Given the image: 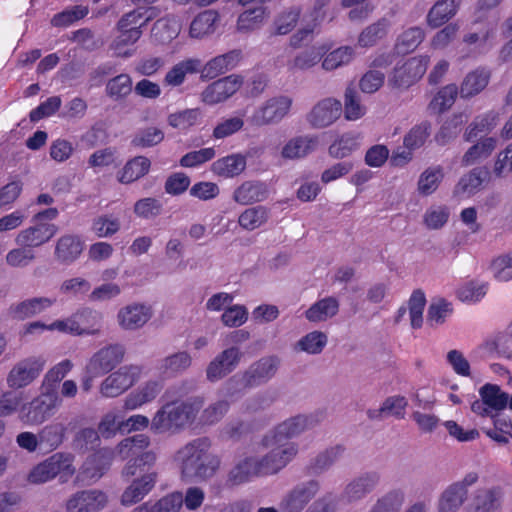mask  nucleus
Masks as SVG:
<instances>
[{
  "label": "nucleus",
  "mask_w": 512,
  "mask_h": 512,
  "mask_svg": "<svg viewBox=\"0 0 512 512\" xmlns=\"http://www.w3.org/2000/svg\"><path fill=\"white\" fill-rule=\"evenodd\" d=\"M297 453L298 444L288 442L270 448L269 452L263 456H244L238 459L228 472L227 483L238 486L257 477L277 474L296 457Z\"/></svg>",
  "instance_id": "nucleus-1"
},
{
  "label": "nucleus",
  "mask_w": 512,
  "mask_h": 512,
  "mask_svg": "<svg viewBox=\"0 0 512 512\" xmlns=\"http://www.w3.org/2000/svg\"><path fill=\"white\" fill-rule=\"evenodd\" d=\"M173 463L181 479L189 482L208 480L221 466L220 458L210 452L206 438L194 439L180 447L173 456Z\"/></svg>",
  "instance_id": "nucleus-2"
},
{
  "label": "nucleus",
  "mask_w": 512,
  "mask_h": 512,
  "mask_svg": "<svg viewBox=\"0 0 512 512\" xmlns=\"http://www.w3.org/2000/svg\"><path fill=\"white\" fill-rule=\"evenodd\" d=\"M204 400L201 397L189 398L182 402H167L162 405L151 419V431L155 434L176 432L191 424Z\"/></svg>",
  "instance_id": "nucleus-3"
},
{
  "label": "nucleus",
  "mask_w": 512,
  "mask_h": 512,
  "mask_svg": "<svg viewBox=\"0 0 512 512\" xmlns=\"http://www.w3.org/2000/svg\"><path fill=\"white\" fill-rule=\"evenodd\" d=\"M150 445V438L145 434H137L123 439L116 447L117 454L121 459H129L123 468V476L132 477L144 468H150L157 460L154 451H143Z\"/></svg>",
  "instance_id": "nucleus-4"
},
{
  "label": "nucleus",
  "mask_w": 512,
  "mask_h": 512,
  "mask_svg": "<svg viewBox=\"0 0 512 512\" xmlns=\"http://www.w3.org/2000/svg\"><path fill=\"white\" fill-rule=\"evenodd\" d=\"M279 367V359L275 356L262 357L254 362L240 376L231 377L225 384L226 396L233 398L245 388L256 387L274 377Z\"/></svg>",
  "instance_id": "nucleus-5"
},
{
  "label": "nucleus",
  "mask_w": 512,
  "mask_h": 512,
  "mask_svg": "<svg viewBox=\"0 0 512 512\" xmlns=\"http://www.w3.org/2000/svg\"><path fill=\"white\" fill-rule=\"evenodd\" d=\"M324 413L316 411L310 414H298L279 423L273 430L267 433L262 444L266 448H275L285 444L283 440L299 436L303 432L314 428L324 419ZM289 441H286L288 443Z\"/></svg>",
  "instance_id": "nucleus-6"
},
{
  "label": "nucleus",
  "mask_w": 512,
  "mask_h": 512,
  "mask_svg": "<svg viewBox=\"0 0 512 512\" xmlns=\"http://www.w3.org/2000/svg\"><path fill=\"white\" fill-rule=\"evenodd\" d=\"M143 366L137 364L124 365L111 371L99 385V394L103 398H116L128 391L143 375Z\"/></svg>",
  "instance_id": "nucleus-7"
},
{
  "label": "nucleus",
  "mask_w": 512,
  "mask_h": 512,
  "mask_svg": "<svg viewBox=\"0 0 512 512\" xmlns=\"http://www.w3.org/2000/svg\"><path fill=\"white\" fill-rule=\"evenodd\" d=\"M60 404L61 399L57 394L46 391L31 402L23 404L18 417L25 425H40L55 413Z\"/></svg>",
  "instance_id": "nucleus-8"
},
{
  "label": "nucleus",
  "mask_w": 512,
  "mask_h": 512,
  "mask_svg": "<svg viewBox=\"0 0 512 512\" xmlns=\"http://www.w3.org/2000/svg\"><path fill=\"white\" fill-rule=\"evenodd\" d=\"M293 99L288 95H276L258 106L249 118L253 126H267L280 123L292 108Z\"/></svg>",
  "instance_id": "nucleus-9"
},
{
  "label": "nucleus",
  "mask_w": 512,
  "mask_h": 512,
  "mask_svg": "<svg viewBox=\"0 0 512 512\" xmlns=\"http://www.w3.org/2000/svg\"><path fill=\"white\" fill-rule=\"evenodd\" d=\"M429 62V56L419 55L397 63L388 76V85L398 89L412 86L425 74Z\"/></svg>",
  "instance_id": "nucleus-10"
},
{
  "label": "nucleus",
  "mask_w": 512,
  "mask_h": 512,
  "mask_svg": "<svg viewBox=\"0 0 512 512\" xmlns=\"http://www.w3.org/2000/svg\"><path fill=\"white\" fill-rule=\"evenodd\" d=\"M478 479L476 472H469L461 480L447 486L438 499V512H458L468 498L469 488Z\"/></svg>",
  "instance_id": "nucleus-11"
},
{
  "label": "nucleus",
  "mask_w": 512,
  "mask_h": 512,
  "mask_svg": "<svg viewBox=\"0 0 512 512\" xmlns=\"http://www.w3.org/2000/svg\"><path fill=\"white\" fill-rule=\"evenodd\" d=\"M46 364L43 356H30L18 361L7 376L11 388H23L39 377Z\"/></svg>",
  "instance_id": "nucleus-12"
},
{
  "label": "nucleus",
  "mask_w": 512,
  "mask_h": 512,
  "mask_svg": "<svg viewBox=\"0 0 512 512\" xmlns=\"http://www.w3.org/2000/svg\"><path fill=\"white\" fill-rule=\"evenodd\" d=\"M125 348L110 344L95 352L86 364V370L94 375H105L113 371L124 359Z\"/></svg>",
  "instance_id": "nucleus-13"
},
{
  "label": "nucleus",
  "mask_w": 512,
  "mask_h": 512,
  "mask_svg": "<svg viewBox=\"0 0 512 512\" xmlns=\"http://www.w3.org/2000/svg\"><path fill=\"white\" fill-rule=\"evenodd\" d=\"M243 85V78L232 74L209 84L201 92V101L207 105H216L232 97Z\"/></svg>",
  "instance_id": "nucleus-14"
},
{
  "label": "nucleus",
  "mask_w": 512,
  "mask_h": 512,
  "mask_svg": "<svg viewBox=\"0 0 512 512\" xmlns=\"http://www.w3.org/2000/svg\"><path fill=\"white\" fill-rule=\"evenodd\" d=\"M343 112L342 103L333 97L319 100L306 116L313 128H326L336 122Z\"/></svg>",
  "instance_id": "nucleus-15"
},
{
  "label": "nucleus",
  "mask_w": 512,
  "mask_h": 512,
  "mask_svg": "<svg viewBox=\"0 0 512 512\" xmlns=\"http://www.w3.org/2000/svg\"><path fill=\"white\" fill-rule=\"evenodd\" d=\"M320 490V483L309 480L296 485L281 501L280 512H301Z\"/></svg>",
  "instance_id": "nucleus-16"
},
{
  "label": "nucleus",
  "mask_w": 512,
  "mask_h": 512,
  "mask_svg": "<svg viewBox=\"0 0 512 512\" xmlns=\"http://www.w3.org/2000/svg\"><path fill=\"white\" fill-rule=\"evenodd\" d=\"M108 502L104 492L97 489L72 494L65 503L66 512H99Z\"/></svg>",
  "instance_id": "nucleus-17"
},
{
  "label": "nucleus",
  "mask_w": 512,
  "mask_h": 512,
  "mask_svg": "<svg viewBox=\"0 0 512 512\" xmlns=\"http://www.w3.org/2000/svg\"><path fill=\"white\" fill-rule=\"evenodd\" d=\"M242 353L238 347L232 346L219 353L207 366L206 378L217 382L230 374L239 364Z\"/></svg>",
  "instance_id": "nucleus-18"
},
{
  "label": "nucleus",
  "mask_w": 512,
  "mask_h": 512,
  "mask_svg": "<svg viewBox=\"0 0 512 512\" xmlns=\"http://www.w3.org/2000/svg\"><path fill=\"white\" fill-rule=\"evenodd\" d=\"M162 390L163 382L161 380L150 379L124 397L123 408L126 411L141 409L154 402Z\"/></svg>",
  "instance_id": "nucleus-19"
},
{
  "label": "nucleus",
  "mask_w": 512,
  "mask_h": 512,
  "mask_svg": "<svg viewBox=\"0 0 512 512\" xmlns=\"http://www.w3.org/2000/svg\"><path fill=\"white\" fill-rule=\"evenodd\" d=\"M153 316L150 305L132 303L122 307L117 313V322L124 330L134 331L142 328Z\"/></svg>",
  "instance_id": "nucleus-20"
},
{
  "label": "nucleus",
  "mask_w": 512,
  "mask_h": 512,
  "mask_svg": "<svg viewBox=\"0 0 512 512\" xmlns=\"http://www.w3.org/2000/svg\"><path fill=\"white\" fill-rule=\"evenodd\" d=\"M57 232L58 227L55 224L35 222V225L21 230L17 234L15 242L19 246L30 247L32 249L47 243Z\"/></svg>",
  "instance_id": "nucleus-21"
},
{
  "label": "nucleus",
  "mask_w": 512,
  "mask_h": 512,
  "mask_svg": "<svg viewBox=\"0 0 512 512\" xmlns=\"http://www.w3.org/2000/svg\"><path fill=\"white\" fill-rule=\"evenodd\" d=\"M326 51L327 45L325 44H315L299 51L287 61V71L290 74H296L298 72H305L312 69L321 62Z\"/></svg>",
  "instance_id": "nucleus-22"
},
{
  "label": "nucleus",
  "mask_w": 512,
  "mask_h": 512,
  "mask_svg": "<svg viewBox=\"0 0 512 512\" xmlns=\"http://www.w3.org/2000/svg\"><path fill=\"white\" fill-rule=\"evenodd\" d=\"M503 492L500 487L486 486L476 489L470 503L471 512H500Z\"/></svg>",
  "instance_id": "nucleus-23"
},
{
  "label": "nucleus",
  "mask_w": 512,
  "mask_h": 512,
  "mask_svg": "<svg viewBox=\"0 0 512 512\" xmlns=\"http://www.w3.org/2000/svg\"><path fill=\"white\" fill-rule=\"evenodd\" d=\"M158 474L156 471H148L140 477L134 479L124 490L121 496L123 505H132L140 502L155 487Z\"/></svg>",
  "instance_id": "nucleus-24"
},
{
  "label": "nucleus",
  "mask_w": 512,
  "mask_h": 512,
  "mask_svg": "<svg viewBox=\"0 0 512 512\" xmlns=\"http://www.w3.org/2000/svg\"><path fill=\"white\" fill-rule=\"evenodd\" d=\"M114 452L109 448H103L89 455L81 467V475L84 479L96 481L109 469Z\"/></svg>",
  "instance_id": "nucleus-25"
},
{
  "label": "nucleus",
  "mask_w": 512,
  "mask_h": 512,
  "mask_svg": "<svg viewBox=\"0 0 512 512\" xmlns=\"http://www.w3.org/2000/svg\"><path fill=\"white\" fill-rule=\"evenodd\" d=\"M319 144L317 136L301 135L289 139L281 148L280 156L284 160H298L316 150Z\"/></svg>",
  "instance_id": "nucleus-26"
},
{
  "label": "nucleus",
  "mask_w": 512,
  "mask_h": 512,
  "mask_svg": "<svg viewBox=\"0 0 512 512\" xmlns=\"http://www.w3.org/2000/svg\"><path fill=\"white\" fill-rule=\"evenodd\" d=\"M72 316L77 330L76 336H96L101 333L103 319L101 312L86 307L77 310Z\"/></svg>",
  "instance_id": "nucleus-27"
},
{
  "label": "nucleus",
  "mask_w": 512,
  "mask_h": 512,
  "mask_svg": "<svg viewBox=\"0 0 512 512\" xmlns=\"http://www.w3.org/2000/svg\"><path fill=\"white\" fill-rule=\"evenodd\" d=\"M202 62L198 58H185L175 63L165 74L163 82L168 87H179L186 81L187 76L201 71Z\"/></svg>",
  "instance_id": "nucleus-28"
},
{
  "label": "nucleus",
  "mask_w": 512,
  "mask_h": 512,
  "mask_svg": "<svg viewBox=\"0 0 512 512\" xmlns=\"http://www.w3.org/2000/svg\"><path fill=\"white\" fill-rule=\"evenodd\" d=\"M378 482L379 476L377 473L362 474L346 485L342 497L348 502L361 500L375 489Z\"/></svg>",
  "instance_id": "nucleus-29"
},
{
  "label": "nucleus",
  "mask_w": 512,
  "mask_h": 512,
  "mask_svg": "<svg viewBox=\"0 0 512 512\" xmlns=\"http://www.w3.org/2000/svg\"><path fill=\"white\" fill-rule=\"evenodd\" d=\"M84 249V242L77 235L66 234L61 236L55 246V258L63 264L75 262Z\"/></svg>",
  "instance_id": "nucleus-30"
},
{
  "label": "nucleus",
  "mask_w": 512,
  "mask_h": 512,
  "mask_svg": "<svg viewBox=\"0 0 512 512\" xmlns=\"http://www.w3.org/2000/svg\"><path fill=\"white\" fill-rule=\"evenodd\" d=\"M426 304V298L422 291H414L408 301V307L401 306L395 314V322L400 323L407 310L409 311L410 325L413 329H419L423 324V311Z\"/></svg>",
  "instance_id": "nucleus-31"
},
{
  "label": "nucleus",
  "mask_w": 512,
  "mask_h": 512,
  "mask_svg": "<svg viewBox=\"0 0 512 512\" xmlns=\"http://www.w3.org/2000/svg\"><path fill=\"white\" fill-rule=\"evenodd\" d=\"M219 18L220 16L215 10L200 12L190 24L189 36L193 39H203L213 34Z\"/></svg>",
  "instance_id": "nucleus-32"
},
{
  "label": "nucleus",
  "mask_w": 512,
  "mask_h": 512,
  "mask_svg": "<svg viewBox=\"0 0 512 512\" xmlns=\"http://www.w3.org/2000/svg\"><path fill=\"white\" fill-rule=\"evenodd\" d=\"M246 168V158L241 154H231L214 161L211 171L223 178H233Z\"/></svg>",
  "instance_id": "nucleus-33"
},
{
  "label": "nucleus",
  "mask_w": 512,
  "mask_h": 512,
  "mask_svg": "<svg viewBox=\"0 0 512 512\" xmlns=\"http://www.w3.org/2000/svg\"><path fill=\"white\" fill-rule=\"evenodd\" d=\"M182 506V493L172 492L156 502H145L134 508L131 512H179Z\"/></svg>",
  "instance_id": "nucleus-34"
},
{
  "label": "nucleus",
  "mask_w": 512,
  "mask_h": 512,
  "mask_svg": "<svg viewBox=\"0 0 512 512\" xmlns=\"http://www.w3.org/2000/svg\"><path fill=\"white\" fill-rule=\"evenodd\" d=\"M460 3L461 0H438L427 15V24L440 27L457 13Z\"/></svg>",
  "instance_id": "nucleus-35"
},
{
  "label": "nucleus",
  "mask_w": 512,
  "mask_h": 512,
  "mask_svg": "<svg viewBox=\"0 0 512 512\" xmlns=\"http://www.w3.org/2000/svg\"><path fill=\"white\" fill-rule=\"evenodd\" d=\"M498 121L499 114L494 111L477 116L465 130L464 139L471 142L481 135L490 133L497 126Z\"/></svg>",
  "instance_id": "nucleus-36"
},
{
  "label": "nucleus",
  "mask_w": 512,
  "mask_h": 512,
  "mask_svg": "<svg viewBox=\"0 0 512 512\" xmlns=\"http://www.w3.org/2000/svg\"><path fill=\"white\" fill-rule=\"evenodd\" d=\"M267 196L266 186L259 182L246 181L237 187L233 193L235 202L248 205L265 200Z\"/></svg>",
  "instance_id": "nucleus-37"
},
{
  "label": "nucleus",
  "mask_w": 512,
  "mask_h": 512,
  "mask_svg": "<svg viewBox=\"0 0 512 512\" xmlns=\"http://www.w3.org/2000/svg\"><path fill=\"white\" fill-rule=\"evenodd\" d=\"M119 34L112 41L110 48L114 55L118 57L128 58L133 55L134 49L131 47L140 39L142 30L134 29H118Z\"/></svg>",
  "instance_id": "nucleus-38"
},
{
  "label": "nucleus",
  "mask_w": 512,
  "mask_h": 512,
  "mask_svg": "<svg viewBox=\"0 0 512 512\" xmlns=\"http://www.w3.org/2000/svg\"><path fill=\"white\" fill-rule=\"evenodd\" d=\"M327 50L329 49L327 48ZM354 58L355 48L351 46H340L329 52L326 51L321 60V67L325 71H334L349 65Z\"/></svg>",
  "instance_id": "nucleus-39"
},
{
  "label": "nucleus",
  "mask_w": 512,
  "mask_h": 512,
  "mask_svg": "<svg viewBox=\"0 0 512 512\" xmlns=\"http://www.w3.org/2000/svg\"><path fill=\"white\" fill-rule=\"evenodd\" d=\"M496 145L497 140L494 137L481 138L464 153L461 160L462 166H471L488 158L495 150Z\"/></svg>",
  "instance_id": "nucleus-40"
},
{
  "label": "nucleus",
  "mask_w": 512,
  "mask_h": 512,
  "mask_svg": "<svg viewBox=\"0 0 512 512\" xmlns=\"http://www.w3.org/2000/svg\"><path fill=\"white\" fill-rule=\"evenodd\" d=\"M490 74L484 69H476L468 73L463 79L460 87L462 98H471L483 91L488 85Z\"/></svg>",
  "instance_id": "nucleus-41"
},
{
  "label": "nucleus",
  "mask_w": 512,
  "mask_h": 512,
  "mask_svg": "<svg viewBox=\"0 0 512 512\" xmlns=\"http://www.w3.org/2000/svg\"><path fill=\"white\" fill-rule=\"evenodd\" d=\"M151 162L147 157L137 156L129 160L123 169L118 172L117 179L122 184H130L146 175Z\"/></svg>",
  "instance_id": "nucleus-42"
},
{
  "label": "nucleus",
  "mask_w": 512,
  "mask_h": 512,
  "mask_svg": "<svg viewBox=\"0 0 512 512\" xmlns=\"http://www.w3.org/2000/svg\"><path fill=\"white\" fill-rule=\"evenodd\" d=\"M339 303L333 297L323 298L314 303L306 312L305 317L313 323L324 322L338 313Z\"/></svg>",
  "instance_id": "nucleus-43"
},
{
  "label": "nucleus",
  "mask_w": 512,
  "mask_h": 512,
  "mask_svg": "<svg viewBox=\"0 0 512 512\" xmlns=\"http://www.w3.org/2000/svg\"><path fill=\"white\" fill-rule=\"evenodd\" d=\"M485 171L482 168H474L464 174L455 186L454 193L461 197H470L477 193L483 184Z\"/></svg>",
  "instance_id": "nucleus-44"
},
{
  "label": "nucleus",
  "mask_w": 512,
  "mask_h": 512,
  "mask_svg": "<svg viewBox=\"0 0 512 512\" xmlns=\"http://www.w3.org/2000/svg\"><path fill=\"white\" fill-rule=\"evenodd\" d=\"M425 33L420 27H409L401 32L395 42L397 54L405 55L413 52L424 40Z\"/></svg>",
  "instance_id": "nucleus-45"
},
{
  "label": "nucleus",
  "mask_w": 512,
  "mask_h": 512,
  "mask_svg": "<svg viewBox=\"0 0 512 512\" xmlns=\"http://www.w3.org/2000/svg\"><path fill=\"white\" fill-rule=\"evenodd\" d=\"M444 169L440 165L425 169L419 176L417 190L422 196L433 194L444 178Z\"/></svg>",
  "instance_id": "nucleus-46"
},
{
  "label": "nucleus",
  "mask_w": 512,
  "mask_h": 512,
  "mask_svg": "<svg viewBox=\"0 0 512 512\" xmlns=\"http://www.w3.org/2000/svg\"><path fill=\"white\" fill-rule=\"evenodd\" d=\"M390 28V22L382 18L377 22L367 26L360 34L357 40V46L362 48L373 47L378 41L383 39Z\"/></svg>",
  "instance_id": "nucleus-47"
},
{
  "label": "nucleus",
  "mask_w": 512,
  "mask_h": 512,
  "mask_svg": "<svg viewBox=\"0 0 512 512\" xmlns=\"http://www.w3.org/2000/svg\"><path fill=\"white\" fill-rule=\"evenodd\" d=\"M54 298L38 297L25 300L12 308L14 317L24 319L34 316L50 308L55 303Z\"/></svg>",
  "instance_id": "nucleus-48"
},
{
  "label": "nucleus",
  "mask_w": 512,
  "mask_h": 512,
  "mask_svg": "<svg viewBox=\"0 0 512 512\" xmlns=\"http://www.w3.org/2000/svg\"><path fill=\"white\" fill-rule=\"evenodd\" d=\"M481 355L492 356L498 354L500 356L511 358L512 357V337L504 334H499L495 337L487 339L478 348Z\"/></svg>",
  "instance_id": "nucleus-49"
},
{
  "label": "nucleus",
  "mask_w": 512,
  "mask_h": 512,
  "mask_svg": "<svg viewBox=\"0 0 512 512\" xmlns=\"http://www.w3.org/2000/svg\"><path fill=\"white\" fill-rule=\"evenodd\" d=\"M328 343L326 333L322 331H312L302 336L294 346L298 352H304L310 355L320 354Z\"/></svg>",
  "instance_id": "nucleus-50"
},
{
  "label": "nucleus",
  "mask_w": 512,
  "mask_h": 512,
  "mask_svg": "<svg viewBox=\"0 0 512 512\" xmlns=\"http://www.w3.org/2000/svg\"><path fill=\"white\" fill-rule=\"evenodd\" d=\"M53 477H60L62 482H66L75 473L73 466L74 457L69 453L58 452L47 458Z\"/></svg>",
  "instance_id": "nucleus-51"
},
{
  "label": "nucleus",
  "mask_w": 512,
  "mask_h": 512,
  "mask_svg": "<svg viewBox=\"0 0 512 512\" xmlns=\"http://www.w3.org/2000/svg\"><path fill=\"white\" fill-rule=\"evenodd\" d=\"M181 31L180 22L174 17L157 20L152 28V36L159 43L165 44L175 39Z\"/></svg>",
  "instance_id": "nucleus-52"
},
{
  "label": "nucleus",
  "mask_w": 512,
  "mask_h": 512,
  "mask_svg": "<svg viewBox=\"0 0 512 512\" xmlns=\"http://www.w3.org/2000/svg\"><path fill=\"white\" fill-rule=\"evenodd\" d=\"M468 115L465 113H458L452 115L441 126L438 133L435 135V141L439 145H446L457 137L462 125L467 122Z\"/></svg>",
  "instance_id": "nucleus-53"
},
{
  "label": "nucleus",
  "mask_w": 512,
  "mask_h": 512,
  "mask_svg": "<svg viewBox=\"0 0 512 512\" xmlns=\"http://www.w3.org/2000/svg\"><path fill=\"white\" fill-rule=\"evenodd\" d=\"M408 401L404 396L394 395L385 399L378 410H370L368 416L371 419L379 418L382 414L404 418Z\"/></svg>",
  "instance_id": "nucleus-54"
},
{
  "label": "nucleus",
  "mask_w": 512,
  "mask_h": 512,
  "mask_svg": "<svg viewBox=\"0 0 512 512\" xmlns=\"http://www.w3.org/2000/svg\"><path fill=\"white\" fill-rule=\"evenodd\" d=\"M266 17V8L263 6L246 10L238 17L237 30L242 33L254 31L262 26Z\"/></svg>",
  "instance_id": "nucleus-55"
},
{
  "label": "nucleus",
  "mask_w": 512,
  "mask_h": 512,
  "mask_svg": "<svg viewBox=\"0 0 512 512\" xmlns=\"http://www.w3.org/2000/svg\"><path fill=\"white\" fill-rule=\"evenodd\" d=\"M343 448L341 446L329 447L319 452L310 462L309 470L314 474L327 471L341 457Z\"/></svg>",
  "instance_id": "nucleus-56"
},
{
  "label": "nucleus",
  "mask_w": 512,
  "mask_h": 512,
  "mask_svg": "<svg viewBox=\"0 0 512 512\" xmlns=\"http://www.w3.org/2000/svg\"><path fill=\"white\" fill-rule=\"evenodd\" d=\"M155 8H137L124 14L117 24L118 29H134L142 27L155 17Z\"/></svg>",
  "instance_id": "nucleus-57"
},
{
  "label": "nucleus",
  "mask_w": 512,
  "mask_h": 512,
  "mask_svg": "<svg viewBox=\"0 0 512 512\" xmlns=\"http://www.w3.org/2000/svg\"><path fill=\"white\" fill-rule=\"evenodd\" d=\"M203 114L199 108L185 109L172 113L168 117V123L178 130H187L200 124Z\"/></svg>",
  "instance_id": "nucleus-58"
},
{
  "label": "nucleus",
  "mask_w": 512,
  "mask_h": 512,
  "mask_svg": "<svg viewBox=\"0 0 512 512\" xmlns=\"http://www.w3.org/2000/svg\"><path fill=\"white\" fill-rule=\"evenodd\" d=\"M192 364L189 353L182 351L165 357L161 361L160 370L165 375H176L188 369Z\"/></svg>",
  "instance_id": "nucleus-59"
},
{
  "label": "nucleus",
  "mask_w": 512,
  "mask_h": 512,
  "mask_svg": "<svg viewBox=\"0 0 512 512\" xmlns=\"http://www.w3.org/2000/svg\"><path fill=\"white\" fill-rule=\"evenodd\" d=\"M301 11L297 7H291L279 13L273 23L275 35H287L297 25Z\"/></svg>",
  "instance_id": "nucleus-60"
},
{
  "label": "nucleus",
  "mask_w": 512,
  "mask_h": 512,
  "mask_svg": "<svg viewBox=\"0 0 512 512\" xmlns=\"http://www.w3.org/2000/svg\"><path fill=\"white\" fill-rule=\"evenodd\" d=\"M457 95L458 87L455 84H448L433 97L429 107L434 112L442 113L452 107Z\"/></svg>",
  "instance_id": "nucleus-61"
},
{
  "label": "nucleus",
  "mask_w": 512,
  "mask_h": 512,
  "mask_svg": "<svg viewBox=\"0 0 512 512\" xmlns=\"http://www.w3.org/2000/svg\"><path fill=\"white\" fill-rule=\"evenodd\" d=\"M120 219L116 216L105 214L96 217L91 229L99 238H108L116 234L120 230Z\"/></svg>",
  "instance_id": "nucleus-62"
},
{
  "label": "nucleus",
  "mask_w": 512,
  "mask_h": 512,
  "mask_svg": "<svg viewBox=\"0 0 512 512\" xmlns=\"http://www.w3.org/2000/svg\"><path fill=\"white\" fill-rule=\"evenodd\" d=\"M268 219L267 210L262 206L251 207L244 210L238 219L239 225L245 230H255Z\"/></svg>",
  "instance_id": "nucleus-63"
},
{
  "label": "nucleus",
  "mask_w": 512,
  "mask_h": 512,
  "mask_svg": "<svg viewBox=\"0 0 512 512\" xmlns=\"http://www.w3.org/2000/svg\"><path fill=\"white\" fill-rule=\"evenodd\" d=\"M132 92V79L128 74H119L106 84L107 95L114 100H121Z\"/></svg>",
  "instance_id": "nucleus-64"
}]
</instances>
